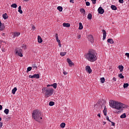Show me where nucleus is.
Listing matches in <instances>:
<instances>
[{"mask_svg":"<svg viewBox=\"0 0 129 129\" xmlns=\"http://www.w3.org/2000/svg\"><path fill=\"white\" fill-rule=\"evenodd\" d=\"M18 10H22V7L21 6L19 7Z\"/></svg>","mask_w":129,"mask_h":129,"instance_id":"5fc2aeb1","label":"nucleus"},{"mask_svg":"<svg viewBox=\"0 0 129 129\" xmlns=\"http://www.w3.org/2000/svg\"><path fill=\"white\" fill-rule=\"evenodd\" d=\"M56 41H57V43H61L60 41V40H59V39L57 40H56Z\"/></svg>","mask_w":129,"mask_h":129,"instance_id":"bf43d9fd","label":"nucleus"},{"mask_svg":"<svg viewBox=\"0 0 129 129\" xmlns=\"http://www.w3.org/2000/svg\"><path fill=\"white\" fill-rule=\"evenodd\" d=\"M79 30H82V29H83V25H82V23L80 22L79 23Z\"/></svg>","mask_w":129,"mask_h":129,"instance_id":"4be33fe9","label":"nucleus"},{"mask_svg":"<svg viewBox=\"0 0 129 129\" xmlns=\"http://www.w3.org/2000/svg\"><path fill=\"white\" fill-rule=\"evenodd\" d=\"M119 70H120V72H122L123 71V66L122 65H119L118 67Z\"/></svg>","mask_w":129,"mask_h":129,"instance_id":"dca6fc26","label":"nucleus"},{"mask_svg":"<svg viewBox=\"0 0 129 129\" xmlns=\"http://www.w3.org/2000/svg\"><path fill=\"white\" fill-rule=\"evenodd\" d=\"M3 109V106L2 105H0V110H2Z\"/></svg>","mask_w":129,"mask_h":129,"instance_id":"864d4df0","label":"nucleus"},{"mask_svg":"<svg viewBox=\"0 0 129 129\" xmlns=\"http://www.w3.org/2000/svg\"><path fill=\"white\" fill-rule=\"evenodd\" d=\"M50 86H51V85H47V87L48 88V87H50Z\"/></svg>","mask_w":129,"mask_h":129,"instance_id":"052dcab7","label":"nucleus"},{"mask_svg":"<svg viewBox=\"0 0 129 129\" xmlns=\"http://www.w3.org/2000/svg\"><path fill=\"white\" fill-rule=\"evenodd\" d=\"M118 77L119 78H120L121 79H123V78H124V77L123 76H122V74H120L118 75Z\"/></svg>","mask_w":129,"mask_h":129,"instance_id":"7c9ffc66","label":"nucleus"},{"mask_svg":"<svg viewBox=\"0 0 129 129\" xmlns=\"http://www.w3.org/2000/svg\"><path fill=\"white\" fill-rule=\"evenodd\" d=\"M126 87H128V83H124L123 88H126Z\"/></svg>","mask_w":129,"mask_h":129,"instance_id":"2f4dec72","label":"nucleus"},{"mask_svg":"<svg viewBox=\"0 0 129 129\" xmlns=\"http://www.w3.org/2000/svg\"><path fill=\"white\" fill-rule=\"evenodd\" d=\"M67 53V52H61L60 53V56H62V57H63V56H65V55H66Z\"/></svg>","mask_w":129,"mask_h":129,"instance_id":"c85d7f7f","label":"nucleus"},{"mask_svg":"<svg viewBox=\"0 0 129 129\" xmlns=\"http://www.w3.org/2000/svg\"><path fill=\"white\" fill-rule=\"evenodd\" d=\"M86 6H87V7H89V6H90V3L88 2H86Z\"/></svg>","mask_w":129,"mask_h":129,"instance_id":"e433bc0d","label":"nucleus"},{"mask_svg":"<svg viewBox=\"0 0 129 129\" xmlns=\"http://www.w3.org/2000/svg\"><path fill=\"white\" fill-rule=\"evenodd\" d=\"M63 27H65L66 28H69L70 27V23H64L62 24Z\"/></svg>","mask_w":129,"mask_h":129,"instance_id":"2eb2a0df","label":"nucleus"},{"mask_svg":"<svg viewBox=\"0 0 129 129\" xmlns=\"http://www.w3.org/2000/svg\"><path fill=\"white\" fill-rule=\"evenodd\" d=\"M58 46H59V47H61V42H60V43H58Z\"/></svg>","mask_w":129,"mask_h":129,"instance_id":"6e6d98bb","label":"nucleus"},{"mask_svg":"<svg viewBox=\"0 0 129 129\" xmlns=\"http://www.w3.org/2000/svg\"><path fill=\"white\" fill-rule=\"evenodd\" d=\"M0 121H2V117H0Z\"/></svg>","mask_w":129,"mask_h":129,"instance_id":"69168bd1","label":"nucleus"},{"mask_svg":"<svg viewBox=\"0 0 129 129\" xmlns=\"http://www.w3.org/2000/svg\"><path fill=\"white\" fill-rule=\"evenodd\" d=\"M86 71H87L89 74H90L91 72H92V70H91L90 66H87L86 67Z\"/></svg>","mask_w":129,"mask_h":129,"instance_id":"423d86ee","label":"nucleus"},{"mask_svg":"<svg viewBox=\"0 0 129 129\" xmlns=\"http://www.w3.org/2000/svg\"><path fill=\"white\" fill-rule=\"evenodd\" d=\"M97 116L99 117H100V113H99L98 114V115H97Z\"/></svg>","mask_w":129,"mask_h":129,"instance_id":"13d9d810","label":"nucleus"},{"mask_svg":"<svg viewBox=\"0 0 129 129\" xmlns=\"http://www.w3.org/2000/svg\"><path fill=\"white\" fill-rule=\"evenodd\" d=\"M3 18L4 20H7V19H8V14H7V13L3 14Z\"/></svg>","mask_w":129,"mask_h":129,"instance_id":"aec40b11","label":"nucleus"},{"mask_svg":"<svg viewBox=\"0 0 129 129\" xmlns=\"http://www.w3.org/2000/svg\"><path fill=\"white\" fill-rule=\"evenodd\" d=\"M119 3L120 4H123V0H119Z\"/></svg>","mask_w":129,"mask_h":129,"instance_id":"de8ad7c7","label":"nucleus"},{"mask_svg":"<svg viewBox=\"0 0 129 129\" xmlns=\"http://www.w3.org/2000/svg\"><path fill=\"white\" fill-rule=\"evenodd\" d=\"M54 103L53 101H50L49 103V106H53V105H54Z\"/></svg>","mask_w":129,"mask_h":129,"instance_id":"473e14b6","label":"nucleus"},{"mask_svg":"<svg viewBox=\"0 0 129 129\" xmlns=\"http://www.w3.org/2000/svg\"><path fill=\"white\" fill-rule=\"evenodd\" d=\"M109 106L110 107H112V108H115V109H117L118 110H120V109L124 108L123 104L113 100L109 102Z\"/></svg>","mask_w":129,"mask_h":129,"instance_id":"f03ea898","label":"nucleus"},{"mask_svg":"<svg viewBox=\"0 0 129 129\" xmlns=\"http://www.w3.org/2000/svg\"><path fill=\"white\" fill-rule=\"evenodd\" d=\"M29 78H36V79H38V78H40V75L39 74H34L33 76L30 75L29 76Z\"/></svg>","mask_w":129,"mask_h":129,"instance_id":"6e6552de","label":"nucleus"},{"mask_svg":"<svg viewBox=\"0 0 129 129\" xmlns=\"http://www.w3.org/2000/svg\"><path fill=\"white\" fill-rule=\"evenodd\" d=\"M88 40L90 42H91V43L93 42V41H94V39H93V36L91 35L88 36Z\"/></svg>","mask_w":129,"mask_h":129,"instance_id":"9d476101","label":"nucleus"},{"mask_svg":"<svg viewBox=\"0 0 129 129\" xmlns=\"http://www.w3.org/2000/svg\"><path fill=\"white\" fill-rule=\"evenodd\" d=\"M18 12L20 14H23V11H22V9H18Z\"/></svg>","mask_w":129,"mask_h":129,"instance_id":"a19ab883","label":"nucleus"},{"mask_svg":"<svg viewBox=\"0 0 129 129\" xmlns=\"http://www.w3.org/2000/svg\"><path fill=\"white\" fill-rule=\"evenodd\" d=\"M119 112H120V111H118L117 112L118 113H119Z\"/></svg>","mask_w":129,"mask_h":129,"instance_id":"338daca9","label":"nucleus"},{"mask_svg":"<svg viewBox=\"0 0 129 129\" xmlns=\"http://www.w3.org/2000/svg\"><path fill=\"white\" fill-rule=\"evenodd\" d=\"M120 117V118H125V117H126V115L125 114V113H124L122 115H121Z\"/></svg>","mask_w":129,"mask_h":129,"instance_id":"393cba45","label":"nucleus"},{"mask_svg":"<svg viewBox=\"0 0 129 129\" xmlns=\"http://www.w3.org/2000/svg\"><path fill=\"white\" fill-rule=\"evenodd\" d=\"M0 127H3V122H0Z\"/></svg>","mask_w":129,"mask_h":129,"instance_id":"8fccbe9b","label":"nucleus"},{"mask_svg":"<svg viewBox=\"0 0 129 129\" xmlns=\"http://www.w3.org/2000/svg\"><path fill=\"white\" fill-rule=\"evenodd\" d=\"M108 43H110V44H113L114 43V41H113V40L111 38H109L107 39Z\"/></svg>","mask_w":129,"mask_h":129,"instance_id":"f3484780","label":"nucleus"},{"mask_svg":"<svg viewBox=\"0 0 129 129\" xmlns=\"http://www.w3.org/2000/svg\"><path fill=\"white\" fill-rule=\"evenodd\" d=\"M111 9L113 11H116V10H117V8H116V6H115L114 5H111Z\"/></svg>","mask_w":129,"mask_h":129,"instance_id":"a211bd4d","label":"nucleus"},{"mask_svg":"<svg viewBox=\"0 0 129 129\" xmlns=\"http://www.w3.org/2000/svg\"><path fill=\"white\" fill-rule=\"evenodd\" d=\"M81 38V35L78 34L77 36L78 39H80Z\"/></svg>","mask_w":129,"mask_h":129,"instance_id":"c03bdc74","label":"nucleus"},{"mask_svg":"<svg viewBox=\"0 0 129 129\" xmlns=\"http://www.w3.org/2000/svg\"><path fill=\"white\" fill-rule=\"evenodd\" d=\"M115 113H116L117 112H114Z\"/></svg>","mask_w":129,"mask_h":129,"instance_id":"774afa93","label":"nucleus"},{"mask_svg":"<svg viewBox=\"0 0 129 129\" xmlns=\"http://www.w3.org/2000/svg\"><path fill=\"white\" fill-rule=\"evenodd\" d=\"M66 125V124L64 122H62L60 124V127H61V128H64Z\"/></svg>","mask_w":129,"mask_h":129,"instance_id":"b1692460","label":"nucleus"},{"mask_svg":"<svg viewBox=\"0 0 129 129\" xmlns=\"http://www.w3.org/2000/svg\"><path fill=\"white\" fill-rule=\"evenodd\" d=\"M32 29L35 30V26H34V25L32 26Z\"/></svg>","mask_w":129,"mask_h":129,"instance_id":"4d7b16f0","label":"nucleus"},{"mask_svg":"<svg viewBox=\"0 0 129 129\" xmlns=\"http://www.w3.org/2000/svg\"><path fill=\"white\" fill-rule=\"evenodd\" d=\"M85 58L90 62H95L97 60V53L95 50L90 49L86 54Z\"/></svg>","mask_w":129,"mask_h":129,"instance_id":"f257e3e1","label":"nucleus"},{"mask_svg":"<svg viewBox=\"0 0 129 129\" xmlns=\"http://www.w3.org/2000/svg\"><path fill=\"white\" fill-rule=\"evenodd\" d=\"M57 9L58 10V11H59V12H62V11H63V8H62V7L61 6H58L57 8Z\"/></svg>","mask_w":129,"mask_h":129,"instance_id":"a878e982","label":"nucleus"},{"mask_svg":"<svg viewBox=\"0 0 129 129\" xmlns=\"http://www.w3.org/2000/svg\"><path fill=\"white\" fill-rule=\"evenodd\" d=\"M17 90H18V89H17V87H15L12 91V93H13V94H15L16 93V91H17Z\"/></svg>","mask_w":129,"mask_h":129,"instance_id":"412c9836","label":"nucleus"},{"mask_svg":"<svg viewBox=\"0 0 129 129\" xmlns=\"http://www.w3.org/2000/svg\"><path fill=\"white\" fill-rule=\"evenodd\" d=\"M32 118L35 119L36 121L40 122L42 120V115L41 114V112L38 109H36L33 111L32 113Z\"/></svg>","mask_w":129,"mask_h":129,"instance_id":"7ed1b4c3","label":"nucleus"},{"mask_svg":"<svg viewBox=\"0 0 129 129\" xmlns=\"http://www.w3.org/2000/svg\"><path fill=\"white\" fill-rule=\"evenodd\" d=\"M20 35H21V33L15 32L13 34V38H14V39H15V38H16V37H19V36H20Z\"/></svg>","mask_w":129,"mask_h":129,"instance_id":"f8f14e48","label":"nucleus"},{"mask_svg":"<svg viewBox=\"0 0 129 129\" xmlns=\"http://www.w3.org/2000/svg\"><path fill=\"white\" fill-rule=\"evenodd\" d=\"M111 125H112L113 126H114V125H115V123L112 121H111Z\"/></svg>","mask_w":129,"mask_h":129,"instance_id":"09e8293b","label":"nucleus"},{"mask_svg":"<svg viewBox=\"0 0 129 129\" xmlns=\"http://www.w3.org/2000/svg\"><path fill=\"white\" fill-rule=\"evenodd\" d=\"M87 18L88 19V20H91L92 19V15L91 13H89L88 15Z\"/></svg>","mask_w":129,"mask_h":129,"instance_id":"5701e85b","label":"nucleus"},{"mask_svg":"<svg viewBox=\"0 0 129 129\" xmlns=\"http://www.w3.org/2000/svg\"><path fill=\"white\" fill-rule=\"evenodd\" d=\"M15 53V55H18L19 57H23V50L21 48H16Z\"/></svg>","mask_w":129,"mask_h":129,"instance_id":"39448f33","label":"nucleus"},{"mask_svg":"<svg viewBox=\"0 0 129 129\" xmlns=\"http://www.w3.org/2000/svg\"><path fill=\"white\" fill-rule=\"evenodd\" d=\"M80 12L84 14V15H85V10H84V9H81Z\"/></svg>","mask_w":129,"mask_h":129,"instance_id":"72a5a7b5","label":"nucleus"},{"mask_svg":"<svg viewBox=\"0 0 129 129\" xmlns=\"http://www.w3.org/2000/svg\"><path fill=\"white\" fill-rule=\"evenodd\" d=\"M112 80L113 81H116V78L114 77V78H113Z\"/></svg>","mask_w":129,"mask_h":129,"instance_id":"3c124183","label":"nucleus"},{"mask_svg":"<svg viewBox=\"0 0 129 129\" xmlns=\"http://www.w3.org/2000/svg\"><path fill=\"white\" fill-rule=\"evenodd\" d=\"M32 67L34 68V69H37V65L36 63H34L32 64Z\"/></svg>","mask_w":129,"mask_h":129,"instance_id":"f704fd0d","label":"nucleus"},{"mask_svg":"<svg viewBox=\"0 0 129 129\" xmlns=\"http://www.w3.org/2000/svg\"><path fill=\"white\" fill-rule=\"evenodd\" d=\"M24 2H28L29 0H24Z\"/></svg>","mask_w":129,"mask_h":129,"instance_id":"0e129e2a","label":"nucleus"},{"mask_svg":"<svg viewBox=\"0 0 129 129\" xmlns=\"http://www.w3.org/2000/svg\"><path fill=\"white\" fill-rule=\"evenodd\" d=\"M101 81H105V79H104V78H101L100 79Z\"/></svg>","mask_w":129,"mask_h":129,"instance_id":"49530a36","label":"nucleus"},{"mask_svg":"<svg viewBox=\"0 0 129 129\" xmlns=\"http://www.w3.org/2000/svg\"><path fill=\"white\" fill-rule=\"evenodd\" d=\"M98 12L99 14H100V15H103V14L104 13V9H103L102 7H100L98 8Z\"/></svg>","mask_w":129,"mask_h":129,"instance_id":"0eeeda50","label":"nucleus"},{"mask_svg":"<svg viewBox=\"0 0 129 129\" xmlns=\"http://www.w3.org/2000/svg\"><path fill=\"white\" fill-rule=\"evenodd\" d=\"M104 115L106 116L107 112V109L106 108V106H104V110H103Z\"/></svg>","mask_w":129,"mask_h":129,"instance_id":"4468645a","label":"nucleus"},{"mask_svg":"<svg viewBox=\"0 0 129 129\" xmlns=\"http://www.w3.org/2000/svg\"><path fill=\"white\" fill-rule=\"evenodd\" d=\"M32 70V67H29L27 68V72H29V71H31Z\"/></svg>","mask_w":129,"mask_h":129,"instance_id":"c9c22d12","label":"nucleus"},{"mask_svg":"<svg viewBox=\"0 0 129 129\" xmlns=\"http://www.w3.org/2000/svg\"><path fill=\"white\" fill-rule=\"evenodd\" d=\"M42 91L44 94L45 97H50L54 93V89L51 88L43 87L42 89Z\"/></svg>","mask_w":129,"mask_h":129,"instance_id":"20e7f679","label":"nucleus"},{"mask_svg":"<svg viewBox=\"0 0 129 129\" xmlns=\"http://www.w3.org/2000/svg\"><path fill=\"white\" fill-rule=\"evenodd\" d=\"M55 37H56V41H57V40H59V37H58V34H55Z\"/></svg>","mask_w":129,"mask_h":129,"instance_id":"ea45409f","label":"nucleus"},{"mask_svg":"<svg viewBox=\"0 0 129 129\" xmlns=\"http://www.w3.org/2000/svg\"><path fill=\"white\" fill-rule=\"evenodd\" d=\"M63 73L64 75H67L68 74V73L67 72H65V71H63Z\"/></svg>","mask_w":129,"mask_h":129,"instance_id":"79ce46f5","label":"nucleus"},{"mask_svg":"<svg viewBox=\"0 0 129 129\" xmlns=\"http://www.w3.org/2000/svg\"><path fill=\"white\" fill-rule=\"evenodd\" d=\"M4 112L5 113H6V114H9V112H10V110H9V109H5L4 110Z\"/></svg>","mask_w":129,"mask_h":129,"instance_id":"cd10ccee","label":"nucleus"},{"mask_svg":"<svg viewBox=\"0 0 129 129\" xmlns=\"http://www.w3.org/2000/svg\"><path fill=\"white\" fill-rule=\"evenodd\" d=\"M125 55L126 56L127 58H128H128H129V53H126L125 54Z\"/></svg>","mask_w":129,"mask_h":129,"instance_id":"37998d69","label":"nucleus"},{"mask_svg":"<svg viewBox=\"0 0 129 129\" xmlns=\"http://www.w3.org/2000/svg\"><path fill=\"white\" fill-rule=\"evenodd\" d=\"M92 2V4L95 5L96 4V0H91Z\"/></svg>","mask_w":129,"mask_h":129,"instance_id":"58836bf2","label":"nucleus"},{"mask_svg":"<svg viewBox=\"0 0 129 129\" xmlns=\"http://www.w3.org/2000/svg\"><path fill=\"white\" fill-rule=\"evenodd\" d=\"M51 86H52L54 89H56V88H57V83H54L51 85Z\"/></svg>","mask_w":129,"mask_h":129,"instance_id":"c756f323","label":"nucleus"},{"mask_svg":"<svg viewBox=\"0 0 129 129\" xmlns=\"http://www.w3.org/2000/svg\"><path fill=\"white\" fill-rule=\"evenodd\" d=\"M38 43H42L43 42V39H42V38L40 36H38Z\"/></svg>","mask_w":129,"mask_h":129,"instance_id":"6ab92c4d","label":"nucleus"},{"mask_svg":"<svg viewBox=\"0 0 129 129\" xmlns=\"http://www.w3.org/2000/svg\"><path fill=\"white\" fill-rule=\"evenodd\" d=\"M5 29V25L0 21V31H4Z\"/></svg>","mask_w":129,"mask_h":129,"instance_id":"ddd939ff","label":"nucleus"},{"mask_svg":"<svg viewBox=\"0 0 129 129\" xmlns=\"http://www.w3.org/2000/svg\"><path fill=\"white\" fill-rule=\"evenodd\" d=\"M67 61L68 62V63L69 64V66H70L71 67L73 66L74 65V63H73V62H72V61L71 60V59H70V58H67Z\"/></svg>","mask_w":129,"mask_h":129,"instance_id":"1a4fd4ad","label":"nucleus"},{"mask_svg":"<svg viewBox=\"0 0 129 129\" xmlns=\"http://www.w3.org/2000/svg\"><path fill=\"white\" fill-rule=\"evenodd\" d=\"M103 124L104 125V124H105V123H106V122L105 121H103Z\"/></svg>","mask_w":129,"mask_h":129,"instance_id":"680f3d73","label":"nucleus"},{"mask_svg":"<svg viewBox=\"0 0 129 129\" xmlns=\"http://www.w3.org/2000/svg\"><path fill=\"white\" fill-rule=\"evenodd\" d=\"M18 7V5H17V4H13L11 5V8H14V9H17V7Z\"/></svg>","mask_w":129,"mask_h":129,"instance_id":"bb28decb","label":"nucleus"},{"mask_svg":"<svg viewBox=\"0 0 129 129\" xmlns=\"http://www.w3.org/2000/svg\"><path fill=\"white\" fill-rule=\"evenodd\" d=\"M101 103H102V105H104V104H105V101H104V100H102L101 101Z\"/></svg>","mask_w":129,"mask_h":129,"instance_id":"4c0bfd02","label":"nucleus"},{"mask_svg":"<svg viewBox=\"0 0 129 129\" xmlns=\"http://www.w3.org/2000/svg\"><path fill=\"white\" fill-rule=\"evenodd\" d=\"M106 120H108V121L111 122V121L109 120V118L108 117V116L106 117Z\"/></svg>","mask_w":129,"mask_h":129,"instance_id":"a18cd8bd","label":"nucleus"},{"mask_svg":"<svg viewBox=\"0 0 129 129\" xmlns=\"http://www.w3.org/2000/svg\"><path fill=\"white\" fill-rule=\"evenodd\" d=\"M102 32H103V40L104 41V40L106 38V31H105V30H103Z\"/></svg>","mask_w":129,"mask_h":129,"instance_id":"9b49d317","label":"nucleus"},{"mask_svg":"<svg viewBox=\"0 0 129 129\" xmlns=\"http://www.w3.org/2000/svg\"><path fill=\"white\" fill-rule=\"evenodd\" d=\"M70 2L72 3V4H74V0H70Z\"/></svg>","mask_w":129,"mask_h":129,"instance_id":"603ef678","label":"nucleus"},{"mask_svg":"<svg viewBox=\"0 0 129 129\" xmlns=\"http://www.w3.org/2000/svg\"><path fill=\"white\" fill-rule=\"evenodd\" d=\"M101 83H104V81H101Z\"/></svg>","mask_w":129,"mask_h":129,"instance_id":"e2e57ef3","label":"nucleus"}]
</instances>
